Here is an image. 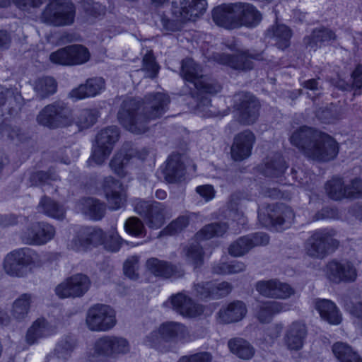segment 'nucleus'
I'll return each mask as SVG.
<instances>
[{"label":"nucleus","instance_id":"obj_1","mask_svg":"<svg viewBox=\"0 0 362 362\" xmlns=\"http://www.w3.org/2000/svg\"><path fill=\"white\" fill-rule=\"evenodd\" d=\"M170 103V97L160 92L146 95L142 103L134 98H127L122 102L117 118L128 131L143 134L148 130L150 120L159 118L167 112Z\"/></svg>","mask_w":362,"mask_h":362},{"label":"nucleus","instance_id":"obj_2","mask_svg":"<svg viewBox=\"0 0 362 362\" xmlns=\"http://www.w3.org/2000/svg\"><path fill=\"white\" fill-rule=\"evenodd\" d=\"M131 346L129 341L120 336L104 335L94 343L93 349L87 354L89 362H103L105 359H115L129 354Z\"/></svg>","mask_w":362,"mask_h":362},{"label":"nucleus","instance_id":"obj_3","mask_svg":"<svg viewBox=\"0 0 362 362\" xmlns=\"http://www.w3.org/2000/svg\"><path fill=\"white\" fill-rule=\"evenodd\" d=\"M335 235L333 229L314 231L305 243V254L313 259H323L339 247V241L334 238Z\"/></svg>","mask_w":362,"mask_h":362},{"label":"nucleus","instance_id":"obj_4","mask_svg":"<svg viewBox=\"0 0 362 362\" xmlns=\"http://www.w3.org/2000/svg\"><path fill=\"white\" fill-rule=\"evenodd\" d=\"M76 7L70 0H49L41 14V21L50 25L64 27L72 25Z\"/></svg>","mask_w":362,"mask_h":362},{"label":"nucleus","instance_id":"obj_5","mask_svg":"<svg viewBox=\"0 0 362 362\" xmlns=\"http://www.w3.org/2000/svg\"><path fill=\"white\" fill-rule=\"evenodd\" d=\"M39 261L38 254L28 247L13 250L4 260V270L11 276L24 277L28 273V267Z\"/></svg>","mask_w":362,"mask_h":362},{"label":"nucleus","instance_id":"obj_6","mask_svg":"<svg viewBox=\"0 0 362 362\" xmlns=\"http://www.w3.org/2000/svg\"><path fill=\"white\" fill-rule=\"evenodd\" d=\"M180 74L185 81L192 83L195 89L199 90L217 93L221 89L218 82L202 74L201 66L192 59L182 61Z\"/></svg>","mask_w":362,"mask_h":362},{"label":"nucleus","instance_id":"obj_7","mask_svg":"<svg viewBox=\"0 0 362 362\" xmlns=\"http://www.w3.org/2000/svg\"><path fill=\"white\" fill-rule=\"evenodd\" d=\"M260 107L258 99L250 93L241 91L233 96L236 119L243 125H251L257 120Z\"/></svg>","mask_w":362,"mask_h":362},{"label":"nucleus","instance_id":"obj_8","mask_svg":"<svg viewBox=\"0 0 362 362\" xmlns=\"http://www.w3.org/2000/svg\"><path fill=\"white\" fill-rule=\"evenodd\" d=\"M37 122L50 129L69 126L72 123L71 110L62 101L46 105L37 117Z\"/></svg>","mask_w":362,"mask_h":362},{"label":"nucleus","instance_id":"obj_9","mask_svg":"<svg viewBox=\"0 0 362 362\" xmlns=\"http://www.w3.org/2000/svg\"><path fill=\"white\" fill-rule=\"evenodd\" d=\"M216 62L221 64L227 65L230 68L243 71H247L253 69L252 60H264V51L255 49H239L235 54H216L214 55Z\"/></svg>","mask_w":362,"mask_h":362},{"label":"nucleus","instance_id":"obj_10","mask_svg":"<svg viewBox=\"0 0 362 362\" xmlns=\"http://www.w3.org/2000/svg\"><path fill=\"white\" fill-rule=\"evenodd\" d=\"M86 322L91 331L106 332L116 325L115 313L109 305L95 304L88 309Z\"/></svg>","mask_w":362,"mask_h":362},{"label":"nucleus","instance_id":"obj_11","mask_svg":"<svg viewBox=\"0 0 362 362\" xmlns=\"http://www.w3.org/2000/svg\"><path fill=\"white\" fill-rule=\"evenodd\" d=\"M134 211L142 216L147 226L151 228H160L165 223L166 206L156 201L136 199L134 202Z\"/></svg>","mask_w":362,"mask_h":362},{"label":"nucleus","instance_id":"obj_12","mask_svg":"<svg viewBox=\"0 0 362 362\" xmlns=\"http://www.w3.org/2000/svg\"><path fill=\"white\" fill-rule=\"evenodd\" d=\"M232 289L233 286L227 281H201L193 283L191 293L198 300L207 301L224 298Z\"/></svg>","mask_w":362,"mask_h":362},{"label":"nucleus","instance_id":"obj_13","mask_svg":"<svg viewBox=\"0 0 362 362\" xmlns=\"http://www.w3.org/2000/svg\"><path fill=\"white\" fill-rule=\"evenodd\" d=\"M90 57L88 49L83 45H71L52 52L49 60L59 65L74 66L87 62Z\"/></svg>","mask_w":362,"mask_h":362},{"label":"nucleus","instance_id":"obj_14","mask_svg":"<svg viewBox=\"0 0 362 362\" xmlns=\"http://www.w3.org/2000/svg\"><path fill=\"white\" fill-rule=\"evenodd\" d=\"M119 134V129L117 126L107 127L97 134V146L92 154V158L97 164H101L110 156Z\"/></svg>","mask_w":362,"mask_h":362},{"label":"nucleus","instance_id":"obj_15","mask_svg":"<svg viewBox=\"0 0 362 362\" xmlns=\"http://www.w3.org/2000/svg\"><path fill=\"white\" fill-rule=\"evenodd\" d=\"M90 284L88 276L76 274L59 284L55 288V293L60 298H80L89 290Z\"/></svg>","mask_w":362,"mask_h":362},{"label":"nucleus","instance_id":"obj_16","mask_svg":"<svg viewBox=\"0 0 362 362\" xmlns=\"http://www.w3.org/2000/svg\"><path fill=\"white\" fill-rule=\"evenodd\" d=\"M338 153L337 142L329 134L321 132L312 148H309L308 157L317 161L328 162L334 159Z\"/></svg>","mask_w":362,"mask_h":362},{"label":"nucleus","instance_id":"obj_17","mask_svg":"<svg viewBox=\"0 0 362 362\" xmlns=\"http://www.w3.org/2000/svg\"><path fill=\"white\" fill-rule=\"evenodd\" d=\"M326 275L328 279L335 284L354 282L358 276L354 264L346 259H332L326 265Z\"/></svg>","mask_w":362,"mask_h":362},{"label":"nucleus","instance_id":"obj_18","mask_svg":"<svg viewBox=\"0 0 362 362\" xmlns=\"http://www.w3.org/2000/svg\"><path fill=\"white\" fill-rule=\"evenodd\" d=\"M269 242V235L263 232L251 233L240 237L228 247V253L233 257H241L255 247L266 245Z\"/></svg>","mask_w":362,"mask_h":362},{"label":"nucleus","instance_id":"obj_19","mask_svg":"<svg viewBox=\"0 0 362 362\" xmlns=\"http://www.w3.org/2000/svg\"><path fill=\"white\" fill-rule=\"evenodd\" d=\"M55 234L54 228L45 222L32 223L21 235L22 241L28 245H41L52 240Z\"/></svg>","mask_w":362,"mask_h":362},{"label":"nucleus","instance_id":"obj_20","mask_svg":"<svg viewBox=\"0 0 362 362\" xmlns=\"http://www.w3.org/2000/svg\"><path fill=\"white\" fill-rule=\"evenodd\" d=\"M255 288L260 295L271 298L286 299L295 293L289 284L276 279L259 281L257 282Z\"/></svg>","mask_w":362,"mask_h":362},{"label":"nucleus","instance_id":"obj_21","mask_svg":"<svg viewBox=\"0 0 362 362\" xmlns=\"http://www.w3.org/2000/svg\"><path fill=\"white\" fill-rule=\"evenodd\" d=\"M256 137L249 129L236 134L230 148V154L235 161H242L247 158L252 152Z\"/></svg>","mask_w":362,"mask_h":362},{"label":"nucleus","instance_id":"obj_22","mask_svg":"<svg viewBox=\"0 0 362 362\" xmlns=\"http://www.w3.org/2000/svg\"><path fill=\"white\" fill-rule=\"evenodd\" d=\"M146 267L147 271L151 274L163 279H178L185 274L184 270L180 265L173 264L156 257L147 259Z\"/></svg>","mask_w":362,"mask_h":362},{"label":"nucleus","instance_id":"obj_23","mask_svg":"<svg viewBox=\"0 0 362 362\" xmlns=\"http://www.w3.org/2000/svg\"><path fill=\"white\" fill-rule=\"evenodd\" d=\"M13 95V91L11 89L0 86V135L6 136L13 141H22L25 138V134L17 127H10L8 124V117H5L3 112V107L7 99Z\"/></svg>","mask_w":362,"mask_h":362},{"label":"nucleus","instance_id":"obj_24","mask_svg":"<svg viewBox=\"0 0 362 362\" xmlns=\"http://www.w3.org/2000/svg\"><path fill=\"white\" fill-rule=\"evenodd\" d=\"M160 338L166 342H187L192 339L187 327L180 322H165L158 329Z\"/></svg>","mask_w":362,"mask_h":362},{"label":"nucleus","instance_id":"obj_25","mask_svg":"<svg viewBox=\"0 0 362 362\" xmlns=\"http://www.w3.org/2000/svg\"><path fill=\"white\" fill-rule=\"evenodd\" d=\"M103 188L110 209L117 210L124 206L126 195L119 180L111 176L107 177L104 180Z\"/></svg>","mask_w":362,"mask_h":362},{"label":"nucleus","instance_id":"obj_26","mask_svg":"<svg viewBox=\"0 0 362 362\" xmlns=\"http://www.w3.org/2000/svg\"><path fill=\"white\" fill-rule=\"evenodd\" d=\"M206 0H183L181 7L173 8V13L180 21H194L206 8Z\"/></svg>","mask_w":362,"mask_h":362},{"label":"nucleus","instance_id":"obj_27","mask_svg":"<svg viewBox=\"0 0 362 362\" xmlns=\"http://www.w3.org/2000/svg\"><path fill=\"white\" fill-rule=\"evenodd\" d=\"M186 167L182 160V154L171 153L166 162L163 170L165 180L168 183H177L185 180Z\"/></svg>","mask_w":362,"mask_h":362},{"label":"nucleus","instance_id":"obj_28","mask_svg":"<svg viewBox=\"0 0 362 362\" xmlns=\"http://www.w3.org/2000/svg\"><path fill=\"white\" fill-rule=\"evenodd\" d=\"M173 308L184 317H195L202 313L201 306L184 292L177 293L170 297Z\"/></svg>","mask_w":362,"mask_h":362},{"label":"nucleus","instance_id":"obj_29","mask_svg":"<svg viewBox=\"0 0 362 362\" xmlns=\"http://www.w3.org/2000/svg\"><path fill=\"white\" fill-rule=\"evenodd\" d=\"M235 7L237 8V28L240 26L253 28L262 21V14L252 4L247 2H236Z\"/></svg>","mask_w":362,"mask_h":362},{"label":"nucleus","instance_id":"obj_30","mask_svg":"<svg viewBox=\"0 0 362 362\" xmlns=\"http://www.w3.org/2000/svg\"><path fill=\"white\" fill-rule=\"evenodd\" d=\"M318 130L307 126L300 127L296 129L291 136V143L301 149L308 157L309 148H312L317 136H320Z\"/></svg>","mask_w":362,"mask_h":362},{"label":"nucleus","instance_id":"obj_31","mask_svg":"<svg viewBox=\"0 0 362 362\" xmlns=\"http://www.w3.org/2000/svg\"><path fill=\"white\" fill-rule=\"evenodd\" d=\"M105 238V233L101 228L86 226L78 230L74 241L83 249H87L90 246L97 247L102 245Z\"/></svg>","mask_w":362,"mask_h":362},{"label":"nucleus","instance_id":"obj_32","mask_svg":"<svg viewBox=\"0 0 362 362\" xmlns=\"http://www.w3.org/2000/svg\"><path fill=\"white\" fill-rule=\"evenodd\" d=\"M237 8L234 4H222L212 11L214 22L221 27L233 29L237 28Z\"/></svg>","mask_w":362,"mask_h":362},{"label":"nucleus","instance_id":"obj_33","mask_svg":"<svg viewBox=\"0 0 362 362\" xmlns=\"http://www.w3.org/2000/svg\"><path fill=\"white\" fill-rule=\"evenodd\" d=\"M306 335L307 329L305 324L294 322L287 328L284 341L288 349L299 350L303 347Z\"/></svg>","mask_w":362,"mask_h":362},{"label":"nucleus","instance_id":"obj_34","mask_svg":"<svg viewBox=\"0 0 362 362\" xmlns=\"http://www.w3.org/2000/svg\"><path fill=\"white\" fill-rule=\"evenodd\" d=\"M105 88V81L103 78L95 77L88 78L86 83L80 85L69 93V96L76 100L94 97L99 94Z\"/></svg>","mask_w":362,"mask_h":362},{"label":"nucleus","instance_id":"obj_35","mask_svg":"<svg viewBox=\"0 0 362 362\" xmlns=\"http://www.w3.org/2000/svg\"><path fill=\"white\" fill-rule=\"evenodd\" d=\"M78 208L86 217L93 221L101 220L106 211V205L99 199L93 197L80 199Z\"/></svg>","mask_w":362,"mask_h":362},{"label":"nucleus","instance_id":"obj_36","mask_svg":"<svg viewBox=\"0 0 362 362\" xmlns=\"http://www.w3.org/2000/svg\"><path fill=\"white\" fill-rule=\"evenodd\" d=\"M247 313L245 304L240 300L233 301L221 308L218 315L223 323H232L241 320Z\"/></svg>","mask_w":362,"mask_h":362},{"label":"nucleus","instance_id":"obj_37","mask_svg":"<svg viewBox=\"0 0 362 362\" xmlns=\"http://www.w3.org/2000/svg\"><path fill=\"white\" fill-rule=\"evenodd\" d=\"M255 310V316L261 323H269L275 315L286 308V305L278 301H264L257 305Z\"/></svg>","mask_w":362,"mask_h":362},{"label":"nucleus","instance_id":"obj_38","mask_svg":"<svg viewBox=\"0 0 362 362\" xmlns=\"http://www.w3.org/2000/svg\"><path fill=\"white\" fill-rule=\"evenodd\" d=\"M291 35V29L284 24L274 25L266 32V37L273 40L275 45L281 49L289 47Z\"/></svg>","mask_w":362,"mask_h":362},{"label":"nucleus","instance_id":"obj_39","mask_svg":"<svg viewBox=\"0 0 362 362\" xmlns=\"http://www.w3.org/2000/svg\"><path fill=\"white\" fill-rule=\"evenodd\" d=\"M335 33L330 29L322 28L315 29L310 35L305 36L303 39L306 47L315 50L326 42L335 40Z\"/></svg>","mask_w":362,"mask_h":362},{"label":"nucleus","instance_id":"obj_40","mask_svg":"<svg viewBox=\"0 0 362 362\" xmlns=\"http://www.w3.org/2000/svg\"><path fill=\"white\" fill-rule=\"evenodd\" d=\"M315 308L321 317L330 324L338 325L341 317L336 305L329 300L319 299L315 303Z\"/></svg>","mask_w":362,"mask_h":362},{"label":"nucleus","instance_id":"obj_41","mask_svg":"<svg viewBox=\"0 0 362 362\" xmlns=\"http://www.w3.org/2000/svg\"><path fill=\"white\" fill-rule=\"evenodd\" d=\"M40 212L51 218L62 220L65 217V209L49 197L43 196L37 206Z\"/></svg>","mask_w":362,"mask_h":362},{"label":"nucleus","instance_id":"obj_42","mask_svg":"<svg viewBox=\"0 0 362 362\" xmlns=\"http://www.w3.org/2000/svg\"><path fill=\"white\" fill-rule=\"evenodd\" d=\"M76 345L77 341L76 338L74 336L67 335L63 337L57 344L53 355L58 360L64 362L71 357Z\"/></svg>","mask_w":362,"mask_h":362},{"label":"nucleus","instance_id":"obj_43","mask_svg":"<svg viewBox=\"0 0 362 362\" xmlns=\"http://www.w3.org/2000/svg\"><path fill=\"white\" fill-rule=\"evenodd\" d=\"M228 346L233 354L243 359H250L255 354L254 348L243 338L230 339L228 342Z\"/></svg>","mask_w":362,"mask_h":362},{"label":"nucleus","instance_id":"obj_44","mask_svg":"<svg viewBox=\"0 0 362 362\" xmlns=\"http://www.w3.org/2000/svg\"><path fill=\"white\" fill-rule=\"evenodd\" d=\"M57 83L52 77L45 76L37 78L34 83V90L40 100L48 98L55 93Z\"/></svg>","mask_w":362,"mask_h":362},{"label":"nucleus","instance_id":"obj_45","mask_svg":"<svg viewBox=\"0 0 362 362\" xmlns=\"http://www.w3.org/2000/svg\"><path fill=\"white\" fill-rule=\"evenodd\" d=\"M332 349L335 357L341 362H362L360 356L346 343L336 342Z\"/></svg>","mask_w":362,"mask_h":362},{"label":"nucleus","instance_id":"obj_46","mask_svg":"<svg viewBox=\"0 0 362 362\" xmlns=\"http://www.w3.org/2000/svg\"><path fill=\"white\" fill-rule=\"evenodd\" d=\"M278 209V215H269L270 221L276 230H284L288 228L293 222L294 213L290 207L285 205L279 206Z\"/></svg>","mask_w":362,"mask_h":362},{"label":"nucleus","instance_id":"obj_47","mask_svg":"<svg viewBox=\"0 0 362 362\" xmlns=\"http://www.w3.org/2000/svg\"><path fill=\"white\" fill-rule=\"evenodd\" d=\"M228 229L226 222H214L204 226L196 234L197 240H209L214 237L222 236Z\"/></svg>","mask_w":362,"mask_h":362},{"label":"nucleus","instance_id":"obj_48","mask_svg":"<svg viewBox=\"0 0 362 362\" xmlns=\"http://www.w3.org/2000/svg\"><path fill=\"white\" fill-rule=\"evenodd\" d=\"M32 296L23 293L14 300L11 311V315L18 320L25 319L30 308Z\"/></svg>","mask_w":362,"mask_h":362},{"label":"nucleus","instance_id":"obj_49","mask_svg":"<svg viewBox=\"0 0 362 362\" xmlns=\"http://www.w3.org/2000/svg\"><path fill=\"white\" fill-rule=\"evenodd\" d=\"M288 165L284 160L283 156L279 153H276L265 165V173L268 176L279 177L281 176L287 169Z\"/></svg>","mask_w":362,"mask_h":362},{"label":"nucleus","instance_id":"obj_50","mask_svg":"<svg viewBox=\"0 0 362 362\" xmlns=\"http://www.w3.org/2000/svg\"><path fill=\"white\" fill-rule=\"evenodd\" d=\"M325 189L329 197L334 200L346 198L345 185L341 178H333L328 181Z\"/></svg>","mask_w":362,"mask_h":362},{"label":"nucleus","instance_id":"obj_51","mask_svg":"<svg viewBox=\"0 0 362 362\" xmlns=\"http://www.w3.org/2000/svg\"><path fill=\"white\" fill-rule=\"evenodd\" d=\"M47 322L45 320L38 319L35 321L26 334V341L29 344H33L37 340L46 335Z\"/></svg>","mask_w":362,"mask_h":362},{"label":"nucleus","instance_id":"obj_52","mask_svg":"<svg viewBox=\"0 0 362 362\" xmlns=\"http://www.w3.org/2000/svg\"><path fill=\"white\" fill-rule=\"evenodd\" d=\"M47 322L45 320L38 319L35 321L26 334V341L29 344H33L37 340L46 335Z\"/></svg>","mask_w":362,"mask_h":362},{"label":"nucleus","instance_id":"obj_53","mask_svg":"<svg viewBox=\"0 0 362 362\" xmlns=\"http://www.w3.org/2000/svg\"><path fill=\"white\" fill-rule=\"evenodd\" d=\"M47 322L45 320L38 319L35 321L26 334V341L29 344H33L37 340L46 335Z\"/></svg>","mask_w":362,"mask_h":362},{"label":"nucleus","instance_id":"obj_54","mask_svg":"<svg viewBox=\"0 0 362 362\" xmlns=\"http://www.w3.org/2000/svg\"><path fill=\"white\" fill-rule=\"evenodd\" d=\"M132 156L133 154L132 153H123L122 152H119L117 153L110 163L111 169L118 176L122 177H124L126 174L124 167L127 165Z\"/></svg>","mask_w":362,"mask_h":362},{"label":"nucleus","instance_id":"obj_55","mask_svg":"<svg viewBox=\"0 0 362 362\" xmlns=\"http://www.w3.org/2000/svg\"><path fill=\"white\" fill-rule=\"evenodd\" d=\"M58 180L59 176L52 169H49L47 171L40 170L34 172L30 177V182L33 186L49 184L51 181H57Z\"/></svg>","mask_w":362,"mask_h":362},{"label":"nucleus","instance_id":"obj_56","mask_svg":"<svg viewBox=\"0 0 362 362\" xmlns=\"http://www.w3.org/2000/svg\"><path fill=\"white\" fill-rule=\"evenodd\" d=\"M160 66L156 62L152 50L148 51L142 59L141 70L146 72L148 77L154 78L157 76Z\"/></svg>","mask_w":362,"mask_h":362},{"label":"nucleus","instance_id":"obj_57","mask_svg":"<svg viewBox=\"0 0 362 362\" xmlns=\"http://www.w3.org/2000/svg\"><path fill=\"white\" fill-rule=\"evenodd\" d=\"M124 228L127 233L136 237H143L146 233L144 223L136 217L128 218L125 222Z\"/></svg>","mask_w":362,"mask_h":362},{"label":"nucleus","instance_id":"obj_58","mask_svg":"<svg viewBox=\"0 0 362 362\" xmlns=\"http://www.w3.org/2000/svg\"><path fill=\"white\" fill-rule=\"evenodd\" d=\"M186 255L188 261L194 268L200 267L203 263L202 248L198 243L192 244L186 248Z\"/></svg>","mask_w":362,"mask_h":362},{"label":"nucleus","instance_id":"obj_59","mask_svg":"<svg viewBox=\"0 0 362 362\" xmlns=\"http://www.w3.org/2000/svg\"><path fill=\"white\" fill-rule=\"evenodd\" d=\"M139 259L137 256H132L127 258L123 266L124 275L132 280L138 279V269L139 267Z\"/></svg>","mask_w":362,"mask_h":362},{"label":"nucleus","instance_id":"obj_60","mask_svg":"<svg viewBox=\"0 0 362 362\" xmlns=\"http://www.w3.org/2000/svg\"><path fill=\"white\" fill-rule=\"evenodd\" d=\"M189 222V218L188 216L183 215L180 216L175 220L173 221L165 229L164 233L165 234L173 235L176 233L181 232L185 228Z\"/></svg>","mask_w":362,"mask_h":362},{"label":"nucleus","instance_id":"obj_61","mask_svg":"<svg viewBox=\"0 0 362 362\" xmlns=\"http://www.w3.org/2000/svg\"><path fill=\"white\" fill-rule=\"evenodd\" d=\"M123 243V240L115 230H112L108 235L104 238V247L110 252H115L119 251Z\"/></svg>","mask_w":362,"mask_h":362},{"label":"nucleus","instance_id":"obj_62","mask_svg":"<svg viewBox=\"0 0 362 362\" xmlns=\"http://www.w3.org/2000/svg\"><path fill=\"white\" fill-rule=\"evenodd\" d=\"M346 198H362V180L358 177L352 179L345 185Z\"/></svg>","mask_w":362,"mask_h":362},{"label":"nucleus","instance_id":"obj_63","mask_svg":"<svg viewBox=\"0 0 362 362\" xmlns=\"http://www.w3.org/2000/svg\"><path fill=\"white\" fill-rule=\"evenodd\" d=\"M98 117V112L95 110H83L78 117V125L81 128H88L96 122Z\"/></svg>","mask_w":362,"mask_h":362},{"label":"nucleus","instance_id":"obj_64","mask_svg":"<svg viewBox=\"0 0 362 362\" xmlns=\"http://www.w3.org/2000/svg\"><path fill=\"white\" fill-rule=\"evenodd\" d=\"M212 356L209 352H199L182 356L177 362H211Z\"/></svg>","mask_w":362,"mask_h":362}]
</instances>
